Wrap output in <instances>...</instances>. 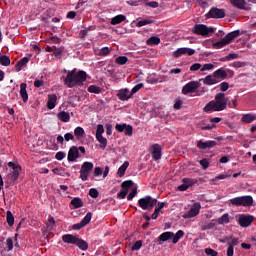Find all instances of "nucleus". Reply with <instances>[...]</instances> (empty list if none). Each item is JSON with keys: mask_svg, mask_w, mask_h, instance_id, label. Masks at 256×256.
<instances>
[{"mask_svg": "<svg viewBox=\"0 0 256 256\" xmlns=\"http://www.w3.org/2000/svg\"><path fill=\"white\" fill-rule=\"evenodd\" d=\"M230 3L233 7H237V9H245V0H230Z\"/></svg>", "mask_w": 256, "mask_h": 256, "instance_id": "e433bc0d", "label": "nucleus"}, {"mask_svg": "<svg viewBox=\"0 0 256 256\" xmlns=\"http://www.w3.org/2000/svg\"><path fill=\"white\" fill-rule=\"evenodd\" d=\"M202 81L204 85H217V83H219V80L215 77V74L206 76L202 79Z\"/></svg>", "mask_w": 256, "mask_h": 256, "instance_id": "393cba45", "label": "nucleus"}, {"mask_svg": "<svg viewBox=\"0 0 256 256\" xmlns=\"http://www.w3.org/2000/svg\"><path fill=\"white\" fill-rule=\"evenodd\" d=\"M201 87V82L199 81H191L188 82L183 88H182V93L183 95H189V93H195L197 89Z\"/></svg>", "mask_w": 256, "mask_h": 256, "instance_id": "9d476101", "label": "nucleus"}, {"mask_svg": "<svg viewBox=\"0 0 256 256\" xmlns=\"http://www.w3.org/2000/svg\"><path fill=\"white\" fill-rule=\"evenodd\" d=\"M146 7H151L152 9H157V7H159V2H157V1L146 2Z\"/></svg>", "mask_w": 256, "mask_h": 256, "instance_id": "bf43d9fd", "label": "nucleus"}, {"mask_svg": "<svg viewBox=\"0 0 256 256\" xmlns=\"http://www.w3.org/2000/svg\"><path fill=\"white\" fill-rule=\"evenodd\" d=\"M199 163H200V165H201V167H202V169H203L204 171H205L206 169H209V165H210L209 159L204 158V159L200 160Z\"/></svg>", "mask_w": 256, "mask_h": 256, "instance_id": "09e8293b", "label": "nucleus"}, {"mask_svg": "<svg viewBox=\"0 0 256 256\" xmlns=\"http://www.w3.org/2000/svg\"><path fill=\"white\" fill-rule=\"evenodd\" d=\"M85 81H87V72H77V69H74L72 71H68V74L65 78V85H67L69 89H73V87H77V85H83Z\"/></svg>", "mask_w": 256, "mask_h": 256, "instance_id": "f03ea898", "label": "nucleus"}, {"mask_svg": "<svg viewBox=\"0 0 256 256\" xmlns=\"http://www.w3.org/2000/svg\"><path fill=\"white\" fill-rule=\"evenodd\" d=\"M197 183V179L183 178L182 184L177 187L178 191H187L189 187H193Z\"/></svg>", "mask_w": 256, "mask_h": 256, "instance_id": "2eb2a0df", "label": "nucleus"}, {"mask_svg": "<svg viewBox=\"0 0 256 256\" xmlns=\"http://www.w3.org/2000/svg\"><path fill=\"white\" fill-rule=\"evenodd\" d=\"M27 63H29V58H27V57L22 58L16 64L15 70L19 73V71H21V69H23V67H25V65H27Z\"/></svg>", "mask_w": 256, "mask_h": 256, "instance_id": "473e14b6", "label": "nucleus"}, {"mask_svg": "<svg viewBox=\"0 0 256 256\" xmlns=\"http://www.w3.org/2000/svg\"><path fill=\"white\" fill-rule=\"evenodd\" d=\"M153 23H155V20L152 17L137 19L136 27H145V25H151Z\"/></svg>", "mask_w": 256, "mask_h": 256, "instance_id": "cd10ccee", "label": "nucleus"}, {"mask_svg": "<svg viewBox=\"0 0 256 256\" xmlns=\"http://www.w3.org/2000/svg\"><path fill=\"white\" fill-rule=\"evenodd\" d=\"M93 162H84L80 169V179L81 181H87L89 179V175L91 171H93Z\"/></svg>", "mask_w": 256, "mask_h": 256, "instance_id": "423d86ee", "label": "nucleus"}, {"mask_svg": "<svg viewBox=\"0 0 256 256\" xmlns=\"http://www.w3.org/2000/svg\"><path fill=\"white\" fill-rule=\"evenodd\" d=\"M138 205L140 208L143 209V211H149L157 205V199L151 197V196H145L143 198H140L138 200Z\"/></svg>", "mask_w": 256, "mask_h": 256, "instance_id": "39448f33", "label": "nucleus"}, {"mask_svg": "<svg viewBox=\"0 0 256 256\" xmlns=\"http://www.w3.org/2000/svg\"><path fill=\"white\" fill-rule=\"evenodd\" d=\"M139 3H141V1L139 0H128L127 4L130 5L131 7H138Z\"/></svg>", "mask_w": 256, "mask_h": 256, "instance_id": "0e129e2a", "label": "nucleus"}, {"mask_svg": "<svg viewBox=\"0 0 256 256\" xmlns=\"http://www.w3.org/2000/svg\"><path fill=\"white\" fill-rule=\"evenodd\" d=\"M202 65L201 63H195L190 67V71H201Z\"/></svg>", "mask_w": 256, "mask_h": 256, "instance_id": "e2e57ef3", "label": "nucleus"}, {"mask_svg": "<svg viewBox=\"0 0 256 256\" xmlns=\"http://www.w3.org/2000/svg\"><path fill=\"white\" fill-rule=\"evenodd\" d=\"M79 157V148L77 146H72L68 151L69 163H75Z\"/></svg>", "mask_w": 256, "mask_h": 256, "instance_id": "f3484780", "label": "nucleus"}, {"mask_svg": "<svg viewBox=\"0 0 256 256\" xmlns=\"http://www.w3.org/2000/svg\"><path fill=\"white\" fill-rule=\"evenodd\" d=\"M229 175L227 174H219L218 176L215 177V179L211 180V181H219V180H223V179H228Z\"/></svg>", "mask_w": 256, "mask_h": 256, "instance_id": "338daca9", "label": "nucleus"}, {"mask_svg": "<svg viewBox=\"0 0 256 256\" xmlns=\"http://www.w3.org/2000/svg\"><path fill=\"white\" fill-rule=\"evenodd\" d=\"M144 84L143 83H139L136 86H134L132 88V90L130 91V93L132 94V97L135 95V93H138L139 91H141V89H143Z\"/></svg>", "mask_w": 256, "mask_h": 256, "instance_id": "de8ad7c7", "label": "nucleus"}, {"mask_svg": "<svg viewBox=\"0 0 256 256\" xmlns=\"http://www.w3.org/2000/svg\"><path fill=\"white\" fill-rule=\"evenodd\" d=\"M6 221L9 227H13V225H15V217L13 216V213H11V211H7Z\"/></svg>", "mask_w": 256, "mask_h": 256, "instance_id": "a19ab883", "label": "nucleus"}, {"mask_svg": "<svg viewBox=\"0 0 256 256\" xmlns=\"http://www.w3.org/2000/svg\"><path fill=\"white\" fill-rule=\"evenodd\" d=\"M8 167H10L11 170V177L13 181H17L19 179V175H21V166L13 163V162H9L8 163Z\"/></svg>", "mask_w": 256, "mask_h": 256, "instance_id": "4468645a", "label": "nucleus"}, {"mask_svg": "<svg viewBox=\"0 0 256 256\" xmlns=\"http://www.w3.org/2000/svg\"><path fill=\"white\" fill-rule=\"evenodd\" d=\"M105 128L102 124L97 125L96 129V140L100 143V149H107V138L103 137Z\"/></svg>", "mask_w": 256, "mask_h": 256, "instance_id": "0eeeda50", "label": "nucleus"}, {"mask_svg": "<svg viewBox=\"0 0 256 256\" xmlns=\"http://www.w3.org/2000/svg\"><path fill=\"white\" fill-rule=\"evenodd\" d=\"M205 253L208 256H217V255H219V253L217 251H215V250H213L211 248H206L205 249Z\"/></svg>", "mask_w": 256, "mask_h": 256, "instance_id": "4d7b16f0", "label": "nucleus"}, {"mask_svg": "<svg viewBox=\"0 0 256 256\" xmlns=\"http://www.w3.org/2000/svg\"><path fill=\"white\" fill-rule=\"evenodd\" d=\"M116 131H119V133H125V135H128V137H131L133 135V126L127 125V124H116Z\"/></svg>", "mask_w": 256, "mask_h": 256, "instance_id": "6ab92c4d", "label": "nucleus"}, {"mask_svg": "<svg viewBox=\"0 0 256 256\" xmlns=\"http://www.w3.org/2000/svg\"><path fill=\"white\" fill-rule=\"evenodd\" d=\"M239 35H240L239 30L232 31V32L228 33L220 41L212 43V47H213V49H223V47H227V45H229V43H231V41H233V39H236V37H239Z\"/></svg>", "mask_w": 256, "mask_h": 256, "instance_id": "7ed1b4c3", "label": "nucleus"}, {"mask_svg": "<svg viewBox=\"0 0 256 256\" xmlns=\"http://www.w3.org/2000/svg\"><path fill=\"white\" fill-rule=\"evenodd\" d=\"M141 247H143V241L139 240L136 243H134V245L132 246V251H139V249H141Z\"/></svg>", "mask_w": 256, "mask_h": 256, "instance_id": "864d4df0", "label": "nucleus"}, {"mask_svg": "<svg viewBox=\"0 0 256 256\" xmlns=\"http://www.w3.org/2000/svg\"><path fill=\"white\" fill-rule=\"evenodd\" d=\"M137 195V188H133L127 196L128 201H133V198Z\"/></svg>", "mask_w": 256, "mask_h": 256, "instance_id": "6e6d98bb", "label": "nucleus"}, {"mask_svg": "<svg viewBox=\"0 0 256 256\" xmlns=\"http://www.w3.org/2000/svg\"><path fill=\"white\" fill-rule=\"evenodd\" d=\"M230 203L236 207H251L253 205V196H239L230 199Z\"/></svg>", "mask_w": 256, "mask_h": 256, "instance_id": "20e7f679", "label": "nucleus"}, {"mask_svg": "<svg viewBox=\"0 0 256 256\" xmlns=\"http://www.w3.org/2000/svg\"><path fill=\"white\" fill-rule=\"evenodd\" d=\"M94 177H101L103 175V179L109 175V166H105V170L101 167H95L93 172Z\"/></svg>", "mask_w": 256, "mask_h": 256, "instance_id": "4be33fe9", "label": "nucleus"}, {"mask_svg": "<svg viewBox=\"0 0 256 256\" xmlns=\"http://www.w3.org/2000/svg\"><path fill=\"white\" fill-rule=\"evenodd\" d=\"M214 77H216V79L218 81H221L223 79H227V72L221 68H219L218 70H216L214 73Z\"/></svg>", "mask_w": 256, "mask_h": 256, "instance_id": "c756f323", "label": "nucleus"}, {"mask_svg": "<svg viewBox=\"0 0 256 256\" xmlns=\"http://www.w3.org/2000/svg\"><path fill=\"white\" fill-rule=\"evenodd\" d=\"M56 106H57V95L56 94H49L48 95V102H47L48 109H55Z\"/></svg>", "mask_w": 256, "mask_h": 256, "instance_id": "bb28decb", "label": "nucleus"}, {"mask_svg": "<svg viewBox=\"0 0 256 256\" xmlns=\"http://www.w3.org/2000/svg\"><path fill=\"white\" fill-rule=\"evenodd\" d=\"M152 159L154 161H159V159H161V146L159 144H154L152 146Z\"/></svg>", "mask_w": 256, "mask_h": 256, "instance_id": "b1692460", "label": "nucleus"}, {"mask_svg": "<svg viewBox=\"0 0 256 256\" xmlns=\"http://www.w3.org/2000/svg\"><path fill=\"white\" fill-rule=\"evenodd\" d=\"M117 97L120 101H129L133 97V94L128 88H123L118 90Z\"/></svg>", "mask_w": 256, "mask_h": 256, "instance_id": "dca6fc26", "label": "nucleus"}, {"mask_svg": "<svg viewBox=\"0 0 256 256\" xmlns=\"http://www.w3.org/2000/svg\"><path fill=\"white\" fill-rule=\"evenodd\" d=\"M92 217H93V214H91V212H88L80 223L74 224L72 226V229L74 231H79L80 229H83V227H85L86 225H89V223H91Z\"/></svg>", "mask_w": 256, "mask_h": 256, "instance_id": "f8f14e48", "label": "nucleus"}, {"mask_svg": "<svg viewBox=\"0 0 256 256\" xmlns=\"http://www.w3.org/2000/svg\"><path fill=\"white\" fill-rule=\"evenodd\" d=\"M81 251H87V249H89V244H87V242L85 240H81L78 238V240L76 241V244Z\"/></svg>", "mask_w": 256, "mask_h": 256, "instance_id": "58836bf2", "label": "nucleus"}, {"mask_svg": "<svg viewBox=\"0 0 256 256\" xmlns=\"http://www.w3.org/2000/svg\"><path fill=\"white\" fill-rule=\"evenodd\" d=\"M89 195L90 197H92L93 199H97L99 197V191H97V189L95 188H91L89 190Z\"/></svg>", "mask_w": 256, "mask_h": 256, "instance_id": "5fc2aeb1", "label": "nucleus"}, {"mask_svg": "<svg viewBox=\"0 0 256 256\" xmlns=\"http://www.w3.org/2000/svg\"><path fill=\"white\" fill-rule=\"evenodd\" d=\"M70 205L74 207V209H80V207H83V200L81 198H73L70 202Z\"/></svg>", "mask_w": 256, "mask_h": 256, "instance_id": "4c0bfd02", "label": "nucleus"}, {"mask_svg": "<svg viewBox=\"0 0 256 256\" xmlns=\"http://www.w3.org/2000/svg\"><path fill=\"white\" fill-rule=\"evenodd\" d=\"M6 249L8 252L13 251V239L12 238L6 239Z\"/></svg>", "mask_w": 256, "mask_h": 256, "instance_id": "3c124183", "label": "nucleus"}, {"mask_svg": "<svg viewBox=\"0 0 256 256\" xmlns=\"http://www.w3.org/2000/svg\"><path fill=\"white\" fill-rule=\"evenodd\" d=\"M88 92L95 93L96 95H99V93H101V88L97 85H90L88 87Z\"/></svg>", "mask_w": 256, "mask_h": 256, "instance_id": "c03bdc74", "label": "nucleus"}, {"mask_svg": "<svg viewBox=\"0 0 256 256\" xmlns=\"http://www.w3.org/2000/svg\"><path fill=\"white\" fill-rule=\"evenodd\" d=\"M130 187H133V181L126 180L121 184V191L118 193V199H125L127 197V193H129Z\"/></svg>", "mask_w": 256, "mask_h": 256, "instance_id": "9b49d317", "label": "nucleus"}, {"mask_svg": "<svg viewBox=\"0 0 256 256\" xmlns=\"http://www.w3.org/2000/svg\"><path fill=\"white\" fill-rule=\"evenodd\" d=\"M75 139V136H73L71 133H66L65 135H64V141H67V142H69V141H73Z\"/></svg>", "mask_w": 256, "mask_h": 256, "instance_id": "69168bd1", "label": "nucleus"}, {"mask_svg": "<svg viewBox=\"0 0 256 256\" xmlns=\"http://www.w3.org/2000/svg\"><path fill=\"white\" fill-rule=\"evenodd\" d=\"M219 225H226L229 223V214H224L218 219Z\"/></svg>", "mask_w": 256, "mask_h": 256, "instance_id": "a18cd8bd", "label": "nucleus"}, {"mask_svg": "<svg viewBox=\"0 0 256 256\" xmlns=\"http://www.w3.org/2000/svg\"><path fill=\"white\" fill-rule=\"evenodd\" d=\"M255 120H256L255 114H244L241 119L242 123H247V124L253 123V121Z\"/></svg>", "mask_w": 256, "mask_h": 256, "instance_id": "72a5a7b5", "label": "nucleus"}, {"mask_svg": "<svg viewBox=\"0 0 256 256\" xmlns=\"http://www.w3.org/2000/svg\"><path fill=\"white\" fill-rule=\"evenodd\" d=\"M110 51H109V48L108 47H103L101 50H100V55H109Z\"/></svg>", "mask_w": 256, "mask_h": 256, "instance_id": "774afa93", "label": "nucleus"}, {"mask_svg": "<svg viewBox=\"0 0 256 256\" xmlns=\"http://www.w3.org/2000/svg\"><path fill=\"white\" fill-rule=\"evenodd\" d=\"M233 59H239V54L231 53L226 56V61H233Z\"/></svg>", "mask_w": 256, "mask_h": 256, "instance_id": "680f3d73", "label": "nucleus"}, {"mask_svg": "<svg viewBox=\"0 0 256 256\" xmlns=\"http://www.w3.org/2000/svg\"><path fill=\"white\" fill-rule=\"evenodd\" d=\"M201 213V203L195 202L188 212L183 215V219H193V217H197Z\"/></svg>", "mask_w": 256, "mask_h": 256, "instance_id": "1a4fd4ad", "label": "nucleus"}, {"mask_svg": "<svg viewBox=\"0 0 256 256\" xmlns=\"http://www.w3.org/2000/svg\"><path fill=\"white\" fill-rule=\"evenodd\" d=\"M185 235V232L183 230H178L176 234L173 236L172 243L176 245V243H179V239Z\"/></svg>", "mask_w": 256, "mask_h": 256, "instance_id": "79ce46f5", "label": "nucleus"}, {"mask_svg": "<svg viewBox=\"0 0 256 256\" xmlns=\"http://www.w3.org/2000/svg\"><path fill=\"white\" fill-rule=\"evenodd\" d=\"M74 135L77 139H83V137H85V129L81 126L76 127L74 129Z\"/></svg>", "mask_w": 256, "mask_h": 256, "instance_id": "c9c22d12", "label": "nucleus"}, {"mask_svg": "<svg viewBox=\"0 0 256 256\" xmlns=\"http://www.w3.org/2000/svg\"><path fill=\"white\" fill-rule=\"evenodd\" d=\"M57 118L59 119V121H62V123H69V121H71V115L69 114V112L66 111L58 112Z\"/></svg>", "mask_w": 256, "mask_h": 256, "instance_id": "a878e982", "label": "nucleus"}, {"mask_svg": "<svg viewBox=\"0 0 256 256\" xmlns=\"http://www.w3.org/2000/svg\"><path fill=\"white\" fill-rule=\"evenodd\" d=\"M181 55H195V50L191 48H178L173 52L174 57H181Z\"/></svg>", "mask_w": 256, "mask_h": 256, "instance_id": "412c9836", "label": "nucleus"}, {"mask_svg": "<svg viewBox=\"0 0 256 256\" xmlns=\"http://www.w3.org/2000/svg\"><path fill=\"white\" fill-rule=\"evenodd\" d=\"M20 95H21L24 103H27V101H29V94H27V84L26 83L20 84Z\"/></svg>", "mask_w": 256, "mask_h": 256, "instance_id": "c85d7f7f", "label": "nucleus"}, {"mask_svg": "<svg viewBox=\"0 0 256 256\" xmlns=\"http://www.w3.org/2000/svg\"><path fill=\"white\" fill-rule=\"evenodd\" d=\"M127 17L125 15L119 14L111 19V25H119V23H123Z\"/></svg>", "mask_w": 256, "mask_h": 256, "instance_id": "f704fd0d", "label": "nucleus"}, {"mask_svg": "<svg viewBox=\"0 0 256 256\" xmlns=\"http://www.w3.org/2000/svg\"><path fill=\"white\" fill-rule=\"evenodd\" d=\"M127 61H129V58L126 56H119L116 58L115 63H117V65H125Z\"/></svg>", "mask_w": 256, "mask_h": 256, "instance_id": "49530a36", "label": "nucleus"}, {"mask_svg": "<svg viewBox=\"0 0 256 256\" xmlns=\"http://www.w3.org/2000/svg\"><path fill=\"white\" fill-rule=\"evenodd\" d=\"M227 243H228V247H232L235 249V247H237V245H239V239H237V238H233L232 240L229 239Z\"/></svg>", "mask_w": 256, "mask_h": 256, "instance_id": "8fccbe9b", "label": "nucleus"}, {"mask_svg": "<svg viewBox=\"0 0 256 256\" xmlns=\"http://www.w3.org/2000/svg\"><path fill=\"white\" fill-rule=\"evenodd\" d=\"M173 237H175V233L164 232L159 236L158 240L161 241L162 243H165V241H169V239H173Z\"/></svg>", "mask_w": 256, "mask_h": 256, "instance_id": "7c9ffc66", "label": "nucleus"}, {"mask_svg": "<svg viewBox=\"0 0 256 256\" xmlns=\"http://www.w3.org/2000/svg\"><path fill=\"white\" fill-rule=\"evenodd\" d=\"M211 69H215V66L209 63V64H204L201 68V71H211Z\"/></svg>", "mask_w": 256, "mask_h": 256, "instance_id": "052dcab7", "label": "nucleus"}, {"mask_svg": "<svg viewBox=\"0 0 256 256\" xmlns=\"http://www.w3.org/2000/svg\"><path fill=\"white\" fill-rule=\"evenodd\" d=\"M218 87H219L220 91L225 92V91H227V89H229V83L222 82L218 85Z\"/></svg>", "mask_w": 256, "mask_h": 256, "instance_id": "13d9d810", "label": "nucleus"}, {"mask_svg": "<svg viewBox=\"0 0 256 256\" xmlns=\"http://www.w3.org/2000/svg\"><path fill=\"white\" fill-rule=\"evenodd\" d=\"M217 145V142L215 140H208V141H203V140H199L197 142V147L198 149H213V147H215Z\"/></svg>", "mask_w": 256, "mask_h": 256, "instance_id": "aec40b11", "label": "nucleus"}, {"mask_svg": "<svg viewBox=\"0 0 256 256\" xmlns=\"http://www.w3.org/2000/svg\"><path fill=\"white\" fill-rule=\"evenodd\" d=\"M128 168H129V161H125V162L118 168V171H117L118 177H124V176H125V172L127 171Z\"/></svg>", "mask_w": 256, "mask_h": 256, "instance_id": "2f4dec72", "label": "nucleus"}, {"mask_svg": "<svg viewBox=\"0 0 256 256\" xmlns=\"http://www.w3.org/2000/svg\"><path fill=\"white\" fill-rule=\"evenodd\" d=\"M254 219L255 217H253L252 215L241 214L238 217V223L240 227H249L251 223H253Z\"/></svg>", "mask_w": 256, "mask_h": 256, "instance_id": "ddd939ff", "label": "nucleus"}, {"mask_svg": "<svg viewBox=\"0 0 256 256\" xmlns=\"http://www.w3.org/2000/svg\"><path fill=\"white\" fill-rule=\"evenodd\" d=\"M213 31V28H209L205 24H196L192 28V32H194L195 35H202V37H207V35L213 33Z\"/></svg>", "mask_w": 256, "mask_h": 256, "instance_id": "6e6552de", "label": "nucleus"}, {"mask_svg": "<svg viewBox=\"0 0 256 256\" xmlns=\"http://www.w3.org/2000/svg\"><path fill=\"white\" fill-rule=\"evenodd\" d=\"M229 100L227 99V96H225V93L219 92L216 94L214 100L208 102L206 106L204 107L205 113H215L217 111H225L227 109V103Z\"/></svg>", "mask_w": 256, "mask_h": 256, "instance_id": "f257e3e1", "label": "nucleus"}, {"mask_svg": "<svg viewBox=\"0 0 256 256\" xmlns=\"http://www.w3.org/2000/svg\"><path fill=\"white\" fill-rule=\"evenodd\" d=\"M79 238L73 234H65L62 236L63 243H68L69 245H76Z\"/></svg>", "mask_w": 256, "mask_h": 256, "instance_id": "5701e85b", "label": "nucleus"}, {"mask_svg": "<svg viewBox=\"0 0 256 256\" xmlns=\"http://www.w3.org/2000/svg\"><path fill=\"white\" fill-rule=\"evenodd\" d=\"M161 43V38L157 36H152L147 40V45H159Z\"/></svg>", "mask_w": 256, "mask_h": 256, "instance_id": "37998d69", "label": "nucleus"}, {"mask_svg": "<svg viewBox=\"0 0 256 256\" xmlns=\"http://www.w3.org/2000/svg\"><path fill=\"white\" fill-rule=\"evenodd\" d=\"M207 17H211L212 19H223L225 17V10L219 8H212Z\"/></svg>", "mask_w": 256, "mask_h": 256, "instance_id": "a211bd4d", "label": "nucleus"}, {"mask_svg": "<svg viewBox=\"0 0 256 256\" xmlns=\"http://www.w3.org/2000/svg\"><path fill=\"white\" fill-rule=\"evenodd\" d=\"M0 65H3L4 67H9L11 65V58L6 55H2L0 57Z\"/></svg>", "mask_w": 256, "mask_h": 256, "instance_id": "ea45409f", "label": "nucleus"}, {"mask_svg": "<svg viewBox=\"0 0 256 256\" xmlns=\"http://www.w3.org/2000/svg\"><path fill=\"white\" fill-rule=\"evenodd\" d=\"M65 157H67V154L63 151L57 152L55 155V159H57V161H63Z\"/></svg>", "mask_w": 256, "mask_h": 256, "instance_id": "603ef678", "label": "nucleus"}]
</instances>
